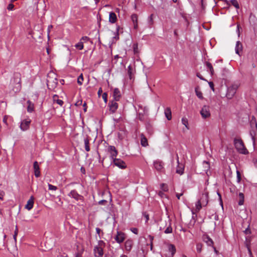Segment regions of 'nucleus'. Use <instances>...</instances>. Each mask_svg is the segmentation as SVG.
Returning a JSON list of instances; mask_svg holds the SVG:
<instances>
[{
    "label": "nucleus",
    "instance_id": "nucleus-31",
    "mask_svg": "<svg viewBox=\"0 0 257 257\" xmlns=\"http://www.w3.org/2000/svg\"><path fill=\"white\" fill-rule=\"evenodd\" d=\"M168 249L170 252H171V254L173 256L176 252V248L175 245L173 244H170L168 246Z\"/></svg>",
    "mask_w": 257,
    "mask_h": 257
},
{
    "label": "nucleus",
    "instance_id": "nucleus-32",
    "mask_svg": "<svg viewBox=\"0 0 257 257\" xmlns=\"http://www.w3.org/2000/svg\"><path fill=\"white\" fill-rule=\"evenodd\" d=\"M53 100L57 102V104H59L60 106H62L63 104V101L58 99V96L57 95H54L53 96Z\"/></svg>",
    "mask_w": 257,
    "mask_h": 257
},
{
    "label": "nucleus",
    "instance_id": "nucleus-30",
    "mask_svg": "<svg viewBox=\"0 0 257 257\" xmlns=\"http://www.w3.org/2000/svg\"><path fill=\"white\" fill-rule=\"evenodd\" d=\"M239 201L238 204L239 205H242L244 203V195L242 193H239L238 194Z\"/></svg>",
    "mask_w": 257,
    "mask_h": 257
},
{
    "label": "nucleus",
    "instance_id": "nucleus-4",
    "mask_svg": "<svg viewBox=\"0 0 257 257\" xmlns=\"http://www.w3.org/2000/svg\"><path fill=\"white\" fill-rule=\"evenodd\" d=\"M200 114L203 118L209 117L210 116L209 106L204 105L200 110Z\"/></svg>",
    "mask_w": 257,
    "mask_h": 257
},
{
    "label": "nucleus",
    "instance_id": "nucleus-58",
    "mask_svg": "<svg viewBox=\"0 0 257 257\" xmlns=\"http://www.w3.org/2000/svg\"><path fill=\"white\" fill-rule=\"evenodd\" d=\"M89 38L87 36H84L82 37L81 40H84V41H88L89 40Z\"/></svg>",
    "mask_w": 257,
    "mask_h": 257
},
{
    "label": "nucleus",
    "instance_id": "nucleus-60",
    "mask_svg": "<svg viewBox=\"0 0 257 257\" xmlns=\"http://www.w3.org/2000/svg\"><path fill=\"white\" fill-rule=\"evenodd\" d=\"M102 88L101 87H100L98 91V93H97L99 96L100 95V94L102 93Z\"/></svg>",
    "mask_w": 257,
    "mask_h": 257
},
{
    "label": "nucleus",
    "instance_id": "nucleus-23",
    "mask_svg": "<svg viewBox=\"0 0 257 257\" xmlns=\"http://www.w3.org/2000/svg\"><path fill=\"white\" fill-rule=\"evenodd\" d=\"M195 92L196 96L200 99H203L204 98L203 94L202 92L200 90V87L199 86H197L195 88Z\"/></svg>",
    "mask_w": 257,
    "mask_h": 257
},
{
    "label": "nucleus",
    "instance_id": "nucleus-5",
    "mask_svg": "<svg viewBox=\"0 0 257 257\" xmlns=\"http://www.w3.org/2000/svg\"><path fill=\"white\" fill-rule=\"evenodd\" d=\"M31 122V120L29 118L23 120L20 125L21 130L23 131L28 130L30 127Z\"/></svg>",
    "mask_w": 257,
    "mask_h": 257
},
{
    "label": "nucleus",
    "instance_id": "nucleus-51",
    "mask_svg": "<svg viewBox=\"0 0 257 257\" xmlns=\"http://www.w3.org/2000/svg\"><path fill=\"white\" fill-rule=\"evenodd\" d=\"M250 124L252 127H253V125H254L255 129H256V130L257 129V124L255 121L253 122V121L251 120L250 122Z\"/></svg>",
    "mask_w": 257,
    "mask_h": 257
},
{
    "label": "nucleus",
    "instance_id": "nucleus-21",
    "mask_svg": "<svg viewBox=\"0 0 257 257\" xmlns=\"http://www.w3.org/2000/svg\"><path fill=\"white\" fill-rule=\"evenodd\" d=\"M113 97L115 101H118L120 98V92L118 88H115L113 91Z\"/></svg>",
    "mask_w": 257,
    "mask_h": 257
},
{
    "label": "nucleus",
    "instance_id": "nucleus-42",
    "mask_svg": "<svg viewBox=\"0 0 257 257\" xmlns=\"http://www.w3.org/2000/svg\"><path fill=\"white\" fill-rule=\"evenodd\" d=\"M164 232L165 233H170L172 232V228L170 225L165 229Z\"/></svg>",
    "mask_w": 257,
    "mask_h": 257
},
{
    "label": "nucleus",
    "instance_id": "nucleus-26",
    "mask_svg": "<svg viewBox=\"0 0 257 257\" xmlns=\"http://www.w3.org/2000/svg\"><path fill=\"white\" fill-rule=\"evenodd\" d=\"M177 163L179 164V157H178V155H177ZM176 172V173L177 174H180V175H182L183 174V173H184V167H180L178 165V166H177V168Z\"/></svg>",
    "mask_w": 257,
    "mask_h": 257
},
{
    "label": "nucleus",
    "instance_id": "nucleus-34",
    "mask_svg": "<svg viewBox=\"0 0 257 257\" xmlns=\"http://www.w3.org/2000/svg\"><path fill=\"white\" fill-rule=\"evenodd\" d=\"M202 206H203V205H202V204H201V201L198 200L196 203L195 211L196 212H199L200 210V209H201Z\"/></svg>",
    "mask_w": 257,
    "mask_h": 257
},
{
    "label": "nucleus",
    "instance_id": "nucleus-41",
    "mask_svg": "<svg viewBox=\"0 0 257 257\" xmlns=\"http://www.w3.org/2000/svg\"><path fill=\"white\" fill-rule=\"evenodd\" d=\"M202 245L201 243H198L196 244V249L198 252H201L202 250Z\"/></svg>",
    "mask_w": 257,
    "mask_h": 257
},
{
    "label": "nucleus",
    "instance_id": "nucleus-39",
    "mask_svg": "<svg viewBox=\"0 0 257 257\" xmlns=\"http://www.w3.org/2000/svg\"><path fill=\"white\" fill-rule=\"evenodd\" d=\"M83 81V77L82 74L79 75L77 78V83L79 85H82Z\"/></svg>",
    "mask_w": 257,
    "mask_h": 257
},
{
    "label": "nucleus",
    "instance_id": "nucleus-59",
    "mask_svg": "<svg viewBox=\"0 0 257 257\" xmlns=\"http://www.w3.org/2000/svg\"><path fill=\"white\" fill-rule=\"evenodd\" d=\"M96 231L97 234L99 235L100 232L101 231V230L99 228L97 227L96 228Z\"/></svg>",
    "mask_w": 257,
    "mask_h": 257
},
{
    "label": "nucleus",
    "instance_id": "nucleus-17",
    "mask_svg": "<svg viewBox=\"0 0 257 257\" xmlns=\"http://www.w3.org/2000/svg\"><path fill=\"white\" fill-rule=\"evenodd\" d=\"M133 245V241L132 239H127L124 243L125 248L127 251H130L132 249Z\"/></svg>",
    "mask_w": 257,
    "mask_h": 257
},
{
    "label": "nucleus",
    "instance_id": "nucleus-19",
    "mask_svg": "<svg viewBox=\"0 0 257 257\" xmlns=\"http://www.w3.org/2000/svg\"><path fill=\"white\" fill-rule=\"evenodd\" d=\"M34 205V198L33 196L31 197V198L27 201V204L25 205V208L27 209L28 210H31Z\"/></svg>",
    "mask_w": 257,
    "mask_h": 257
},
{
    "label": "nucleus",
    "instance_id": "nucleus-6",
    "mask_svg": "<svg viewBox=\"0 0 257 257\" xmlns=\"http://www.w3.org/2000/svg\"><path fill=\"white\" fill-rule=\"evenodd\" d=\"M13 81L17 86V90L20 89L21 88V74L19 73H15L14 75Z\"/></svg>",
    "mask_w": 257,
    "mask_h": 257
},
{
    "label": "nucleus",
    "instance_id": "nucleus-63",
    "mask_svg": "<svg viewBox=\"0 0 257 257\" xmlns=\"http://www.w3.org/2000/svg\"><path fill=\"white\" fill-rule=\"evenodd\" d=\"M244 232L246 234H247L250 233V231L248 228H247L244 230Z\"/></svg>",
    "mask_w": 257,
    "mask_h": 257
},
{
    "label": "nucleus",
    "instance_id": "nucleus-24",
    "mask_svg": "<svg viewBox=\"0 0 257 257\" xmlns=\"http://www.w3.org/2000/svg\"><path fill=\"white\" fill-rule=\"evenodd\" d=\"M117 20L116 14L113 12H110L109 16V21L111 23H114Z\"/></svg>",
    "mask_w": 257,
    "mask_h": 257
},
{
    "label": "nucleus",
    "instance_id": "nucleus-47",
    "mask_svg": "<svg viewBox=\"0 0 257 257\" xmlns=\"http://www.w3.org/2000/svg\"><path fill=\"white\" fill-rule=\"evenodd\" d=\"M14 8V5L12 4H10L7 7V9L9 11H12L13 10Z\"/></svg>",
    "mask_w": 257,
    "mask_h": 257
},
{
    "label": "nucleus",
    "instance_id": "nucleus-13",
    "mask_svg": "<svg viewBox=\"0 0 257 257\" xmlns=\"http://www.w3.org/2000/svg\"><path fill=\"white\" fill-rule=\"evenodd\" d=\"M68 196L76 200L81 199L83 197L79 194L75 190H72L68 194Z\"/></svg>",
    "mask_w": 257,
    "mask_h": 257
},
{
    "label": "nucleus",
    "instance_id": "nucleus-46",
    "mask_svg": "<svg viewBox=\"0 0 257 257\" xmlns=\"http://www.w3.org/2000/svg\"><path fill=\"white\" fill-rule=\"evenodd\" d=\"M131 230L135 234H138V229L137 228H131Z\"/></svg>",
    "mask_w": 257,
    "mask_h": 257
},
{
    "label": "nucleus",
    "instance_id": "nucleus-36",
    "mask_svg": "<svg viewBox=\"0 0 257 257\" xmlns=\"http://www.w3.org/2000/svg\"><path fill=\"white\" fill-rule=\"evenodd\" d=\"M182 123L185 126L187 129H189L188 119L186 117H183L182 118Z\"/></svg>",
    "mask_w": 257,
    "mask_h": 257
},
{
    "label": "nucleus",
    "instance_id": "nucleus-9",
    "mask_svg": "<svg viewBox=\"0 0 257 257\" xmlns=\"http://www.w3.org/2000/svg\"><path fill=\"white\" fill-rule=\"evenodd\" d=\"M58 84V79L54 77L51 78L49 77L47 79V86L48 87L51 86L52 88H55L57 86Z\"/></svg>",
    "mask_w": 257,
    "mask_h": 257
},
{
    "label": "nucleus",
    "instance_id": "nucleus-11",
    "mask_svg": "<svg viewBox=\"0 0 257 257\" xmlns=\"http://www.w3.org/2000/svg\"><path fill=\"white\" fill-rule=\"evenodd\" d=\"M164 163L160 160H156L154 162V167L158 171L161 172L164 170Z\"/></svg>",
    "mask_w": 257,
    "mask_h": 257
},
{
    "label": "nucleus",
    "instance_id": "nucleus-22",
    "mask_svg": "<svg viewBox=\"0 0 257 257\" xmlns=\"http://www.w3.org/2000/svg\"><path fill=\"white\" fill-rule=\"evenodd\" d=\"M242 45L240 41H237L235 46V53L240 55V52L242 51Z\"/></svg>",
    "mask_w": 257,
    "mask_h": 257
},
{
    "label": "nucleus",
    "instance_id": "nucleus-15",
    "mask_svg": "<svg viewBox=\"0 0 257 257\" xmlns=\"http://www.w3.org/2000/svg\"><path fill=\"white\" fill-rule=\"evenodd\" d=\"M33 168L34 170L35 175L36 177L40 176V168L38 162L35 161L34 163Z\"/></svg>",
    "mask_w": 257,
    "mask_h": 257
},
{
    "label": "nucleus",
    "instance_id": "nucleus-14",
    "mask_svg": "<svg viewBox=\"0 0 257 257\" xmlns=\"http://www.w3.org/2000/svg\"><path fill=\"white\" fill-rule=\"evenodd\" d=\"M203 240L207 244L208 246H213L214 242L212 239L207 234L203 235Z\"/></svg>",
    "mask_w": 257,
    "mask_h": 257
},
{
    "label": "nucleus",
    "instance_id": "nucleus-61",
    "mask_svg": "<svg viewBox=\"0 0 257 257\" xmlns=\"http://www.w3.org/2000/svg\"><path fill=\"white\" fill-rule=\"evenodd\" d=\"M212 248H213L214 252L217 255L219 253L218 251L216 249L215 246H213Z\"/></svg>",
    "mask_w": 257,
    "mask_h": 257
},
{
    "label": "nucleus",
    "instance_id": "nucleus-52",
    "mask_svg": "<svg viewBox=\"0 0 257 257\" xmlns=\"http://www.w3.org/2000/svg\"><path fill=\"white\" fill-rule=\"evenodd\" d=\"M138 118L141 121H144V115L143 114H141V113H139V116H138Z\"/></svg>",
    "mask_w": 257,
    "mask_h": 257
},
{
    "label": "nucleus",
    "instance_id": "nucleus-43",
    "mask_svg": "<svg viewBox=\"0 0 257 257\" xmlns=\"http://www.w3.org/2000/svg\"><path fill=\"white\" fill-rule=\"evenodd\" d=\"M48 188L49 189L51 190H56L57 189V187L56 186L50 184H48Z\"/></svg>",
    "mask_w": 257,
    "mask_h": 257
},
{
    "label": "nucleus",
    "instance_id": "nucleus-57",
    "mask_svg": "<svg viewBox=\"0 0 257 257\" xmlns=\"http://www.w3.org/2000/svg\"><path fill=\"white\" fill-rule=\"evenodd\" d=\"M237 176L238 181L239 182L240 180V173L238 171H237Z\"/></svg>",
    "mask_w": 257,
    "mask_h": 257
},
{
    "label": "nucleus",
    "instance_id": "nucleus-56",
    "mask_svg": "<svg viewBox=\"0 0 257 257\" xmlns=\"http://www.w3.org/2000/svg\"><path fill=\"white\" fill-rule=\"evenodd\" d=\"M196 75H197V76L198 78H199L200 79H201V80H205V79H204V78H203V77L200 75V73H197Z\"/></svg>",
    "mask_w": 257,
    "mask_h": 257
},
{
    "label": "nucleus",
    "instance_id": "nucleus-44",
    "mask_svg": "<svg viewBox=\"0 0 257 257\" xmlns=\"http://www.w3.org/2000/svg\"><path fill=\"white\" fill-rule=\"evenodd\" d=\"M102 97L103 100L104 101V102L105 103H106L107 101V94L106 92H104L102 94Z\"/></svg>",
    "mask_w": 257,
    "mask_h": 257
},
{
    "label": "nucleus",
    "instance_id": "nucleus-1",
    "mask_svg": "<svg viewBox=\"0 0 257 257\" xmlns=\"http://www.w3.org/2000/svg\"><path fill=\"white\" fill-rule=\"evenodd\" d=\"M234 145L238 152L242 154H247L248 152L245 147L243 142L241 139H234Z\"/></svg>",
    "mask_w": 257,
    "mask_h": 257
},
{
    "label": "nucleus",
    "instance_id": "nucleus-53",
    "mask_svg": "<svg viewBox=\"0 0 257 257\" xmlns=\"http://www.w3.org/2000/svg\"><path fill=\"white\" fill-rule=\"evenodd\" d=\"M4 195H5V192L3 191H0V199L3 200Z\"/></svg>",
    "mask_w": 257,
    "mask_h": 257
},
{
    "label": "nucleus",
    "instance_id": "nucleus-50",
    "mask_svg": "<svg viewBox=\"0 0 257 257\" xmlns=\"http://www.w3.org/2000/svg\"><path fill=\"white\" fill-rule=\"evenodd\" d=\"M133 48L134 52L137 53L138 52V45L137 44H134L133 45Z\"/></svg>",
    "mask_w": 257,
    "mask_h": 257
},
{
    "label": "nucleus",
    "instance_id": "nucleus-48",
    "mask_svg": "<svg viewBox=\"0 0 257 257\" xmlns=\"http://www.w3.org/2000/svg\"><path fill=\"white\" fill-rule=\"evenodd\" d=\"M107 203V201L105 200H101L98 202V204L105 205Z\"/></svg>",
    "mask_w": 257,
    "mask_h": 257
},
{
    "label": "nucleus",
    "instance_id": "nucleus-54",
    "mask_svg": "<svg viewBox=\"0 0 257 257\" xmlns=\"http://www.w3.org/2000/svg\"><path fill=\"white\" fill-rule=\"evenodd\" d=\"M161 187H162V189L166 191L167 190V187L166 186L165 184H161Z\"/></svg>",
    "mask_w": 257,
    "mask_h": 257
},
{
    "label": "nucleus",
    "instance_id": "nucleus-10",
    "mask_svg": "<svg viewBox=\"0 0 257 257\" xmlns=\"http://www.w3.org/2000/svg\"><path fill=\"white\" fill-rule=\"evenodd\" d=\"M114 239L117 243H121L125 239V234L122 232L117 231Z\"/></svg>",
    "mask_w": 257,
    "mask_h": 257
},
{
    "label": "nucleus",
    "instance_id": "nucleus-3",
    "mask_svg": "<svg viewBox=\"0 0 257 257\" xmlns=\"http://www.w3.org/2000/svg\"><path fill=\"white\" fill-rule=\"evenodd\" d=\"M238 86L236 84H234L229 87L227 89L226 93V97L228 99H231L236 93Z\"/></svg>",
    "mask_w": 257,
    "mask_h": 257
},
{
    "label": "nucleus",
    "instance_id": "nucleus-7",
    "mask_svg": "<svg viewBox=\"0 0 257 257\" xmlns=\"http://www.w3.org/2000/svg\"><path fill=\"white\" fill-rule=\"evenodd\" d=\"M112 160L113 164L119 168L123 169L126 168V165L125 162L121 159L115 158Z\"/></svg>",
    "mask_w": 257,
    "mask_h": 257
},
{
    "label": "nucleus",
    "instance_id": "nucleus-38",
    "mask_svg": "<svg viewBox=\"0 0 257 257\" xmlns=\"http://www.w3.org/2000/svg\"><path fill=\"white\" fill-rule=\"evenodd\" d=\"M230 3L233 5L235 8L239 9V5L236 0H230Z\"/></svg>",
    "mask_w": 257,
    "mask_h": 257
},
{
    "label": "nucleus",
    "instance_id": "nucleus-49",
    "mask_svg": "<svg viewBox=\"0 0 257 257\" xmlns=\"http://www.w3.org/2000/svg\"><path fill=\"white\" fill-rule=\"evenodd\" d=\"M208 84L209 85L211 89L214 91V84L212 82H209Z\"/></svg>",
    "mask_w": 257,
    "mask_h": 257
},
{
    "label": "nucleus",
    "instance_id": "nucleus-20",
    "mask_svg": "<svg viewBox=\"0 0 257 257\" xmlns=\"http://www.w3.org/2000/svg\"><path fill=\"white\" fill-rule=\"evenodd\" d=\"M138 15L136 14H133L131 16V19L134 24V28L135 29H137L138 27Z\"/></svg>",
    "mask_w": 257,
    "mask_h": 257
},
{
    "label": "nucleus",
    "instance_id": "nucleus-62",
    "mask_svg": "<svg viewBox=\"0 0 257 257\" xmlns=\"http://www.w3.org/2000/svg\"><path fill=\"white\" fill-rule=\"evenodd\" d=\"M182 195H183V193H180V194L177 193L176 196L177 198H178V199H180V197L181 196H182Z\"/></svg>",
    "mask_w": 257,
    "mask_h": 257
},
{
    "label": "nucleus",
    "instance_id": "nucleus-45",
    "mask_svg": "<svg viewBox=\"0 0 257 257\" xmlns=\"http://www.w3.org/2000/svg\"><path fill=\"white\" fill-rule=\"evenodd\" d=\"M82 104V99H80V100H78L76 102V103H75V105L77 106H80Z\"/></svg>",
    "mask_w": 257,
    "mask_h": 257
},
{
    "label": "nucleus",
    "instance_id": "nucleus-25",
    "mask_svg": "<svg viewBox=\"0 0 257 257\" xmlns=\"http://www.w3.org/2000/svg\"><path fill=\"white\" fill-rule=\"evenodd\" d=\"M165 114L168 120H170L172 118L171 110L170 107H167L165 109Z\"/></svg>",
    "mask_w": 257,
    "mask_h": 257
},
{
    "label": "nucleus",
    "instance_id": "nucleus-8",
    "mask_svg": "<svg viewBox=\"0 0 257 257\" xmlns=\"http://www.w3.org/2000/svg\"><path fill=\"white\" fill-rule=\"evenodd\" d=\"M108 151L110 153V157L111 160L116 158V157L117 156L118 152L115 147L113 146H109L108 148Z\"/></svg>",
    "mask_w": 257,
    "mask_h": 257
},
{
    "label": "nucleus",
    "instance_id": "nucleus-27",
    "mask_svg": "<svg viewBox=\"0 0 257 257\" xmlns=\"http://www.w3.org/2000/svg\"><path fill=\"white\" fill-rule=\"evenodd\" d=\"M202 166L203 168V171L207 174L208 171L210 169V164L208 162L204 161L202 163Z\"/></svg>",
    "mask_w": 257,
    "mask_h": 257
},
{
    "label": "nucleus",
    "instance_id": "nucleus-28",
    "mask_svg": "<svg viewBox=\"0 0 257 257\" xmlns=\"http://www.w3.org/2000/svg\"><path fill=\"white\" fill-rule=\"evenodd\" d=\"M141 144L143 147H147L148 145V140L143 134L141 135Z\"/></svg>",
    "mask_w": 257,
    "mask_h": 257
},
{
    "label": "nucleus",
    "instance_id": "nucleus-64",
    "mask_svg": "<svg viewBox=\"0 0 257 257\" xmlns=\"http://www.w3.org/2000/svg\"><path fill=\"white\" fill-rule=\"evenodd\" d=\"M145 217L146 219V221H148L149 219V214H145Z\"/></svg>",
    "mask_w": 257,
    "mask_h": 257
},
{
    "label": "nucleus",
    "instance_id": "nucleus-12",
    "mask_svg": "<svg viewBox=\"0 0 257 257\" xmlns=\"http://www.w3.org/2000/svg\"><path fill=\"white\" fill-rule=\"evenodd\" d=\"M116 101L112 100L109 102L108 106L109 107V110L112 113H114L118 108V103L116 102Z\"/></svg>",
    "mask_w": 257,
    "mask_h": 257
},
{
    "label": "nucleus",
    "instance_id": "nucleus-37",
    "mask_svg": "<svg viewBox=\"0 0 257 257\" xmlns=\"http://www.w3.org/2000/svg\"><path fill=\"white\" fill-rule=\"evenodd\" d=\"M75 47L79 50H82L83 49V43L82 42H79L75 45Z\"/></svg>",
    "mask_w": 257,
    "mask_h": 257
},
{
    "label": "nucleus",
    "instance_id": "nucleus-35",
    "mask_svg": "<svg viewBox=\"0 0 257 257\" xmlns=\"http://www.w3.org/2000/svg\"><path fill=\"white\" fill-rule=\"evenodd\" d=\"M153 14H151L148 18V24L149 27H151L154 24Z\"/></svg>",
    "mask_w": 257,
    "mask_h": 257
},
{
    "label": "nucleus",
    "instance_id": "nucleus-18",
    "mask_svg": "<svg viewBox=\"0 0 257 257\" xmlns=\"http://www.w3.org/2000/svg\"><path fill=\"white\" fill-rule=\"evenodd\" d=\"M90 138L86 136L84 138V146H85V149L86 151L89 152L90 151V147H89V141H90Z\"/></svg>",
    "mask_w": 257,
    "mask_h": 257
},
{
    "label": "nucleus",
    "instance_id": "nucleus-33",
    "mask_svg": "<svg viewBox=\"0 0 257 257\" xmlns=\"http://www.w3.org/2000/svg\"><path fill=\"white\" fill-rule=\"evenodd\" d=\"M206 66L207 68L209 70L211 75H212L214 73V70H213V68L212 67V64L208 62H206Z\"/></svg>",
    "mask_w": 257,
    "mask_h": 257
},
{
    "label": "nucleus",
    "instance_id": "nucleus-29",
    "mask_svg": "<svg viewBox=\"0 0 257 257\" xmlns=\"http://www.w3.org/2000/svg\"><path fill=\"white\" fill-rule=\"evenodd\" d=\"M27 111L29 112H33L34 110V104L30 100L27 101Z\"/></svg>",
    "mask_w": 257,
    "mask_h": 257
},
{
    "label": "nucleus",
    "instance_id": "nucleus-40",
    "mask_svg": "<svg viewBox=\"0 0 257 257\" xmlns=\"http://www.w3.org/2000/svg\"><path fill=\"white\" fill-rule=\"evenodd\" d=\"M132 71H133L132 67H131V65L128 66L127 73H128V74L130 79H132V74H133Z\"/></svg>",
    "mask_w": 257,
    "mask_h": 257
},
{
    "label": "nucleus",
    "instance_id": "nucleus-55",
    "mask_svg": "<svg viewBox=\"0 0 257 257\" xmlns=\"http://www.w3.org/2000/svg\"><path fill=\"white\" fill-rule=\"evenodd\" d=\"M83 110H84V112H86L87 111V104L86 102H84L83 104Z\"/></svg>",
    "mask_w": 257,
    "mask_h": 257
},
{
    "label": "nucleus",
    "instance_id": "nucleus-2",
    "mask_svg": "<svg viewBox=\"0 0 257 257\" xmlns=\"http://www.w3.org/2000/svg\"><path fill=\"white\" fill-rule=\"evenodd\" d=\"M104 242L102 240H99L98 244L94 247V254L95 257H102L103 255L102 246H104Z\"/></svg>",
    "mask_w": 257,
    "mask_h": 257
},
{
    "label": "nucleus",
    "instance_id": "nucleus-16",
    "mask_svg": "<svg viewBox=\"0 0 257 257\" xmlns=\"http://www.w3.org/2000/svg\"><path fill=\"white\" fill-rule=\"evenodd\" d=\"M199 201H201L203 206H206L208 203V195L207 194H202Z\"/></svg>",
    "mask_w": 257,
    "mask_h": 257
}]
</instances>
